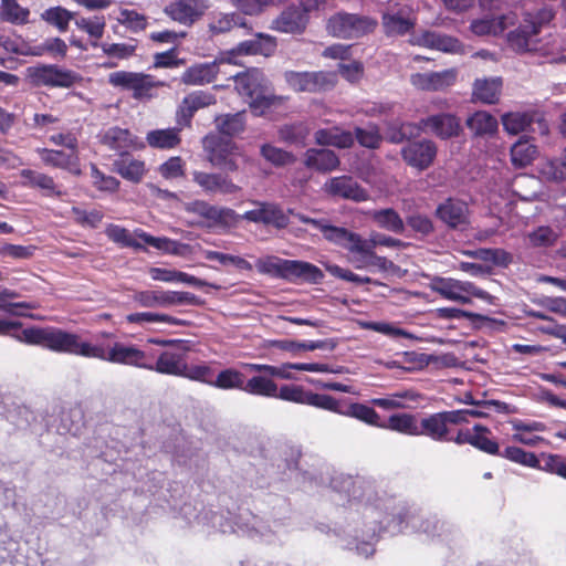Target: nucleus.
I'll return each instance as SVG.
<instances>
[{
    "instance_id": "1",
    "label": "nucleus",
    "mask_w": 566,
    "mask_h": 566,
    "mask_svg": "<svg viewBox=\"0 0 566 566\" xmlns=\"http://www.w3.org/2000/svg\"><path fill=\"white\" fill-rule=\"evenodd\" d=\"M82 349L84 358H95L109 364L132 366L177 377L182 376L186 364L182 354L169 350L161 352L157 360L151 363L144 350L123 342L104 344L85 339Z\"/></svg>"
},
{
    "instance_id": "2",
    "label": "nucleus",
    "mask_w": 566,
    "mask_h": 566,
    "mask_svg": "<svg viewBox=\"0 0 566 566\" xmlns=\"http://www.w3.org/2000/svg\"><path fill=\"white\" fill-rule=\"evenodd\" d=\"M0 336H9L29 345L43 346L50 350L81 356L85 339L75 333L57 327L22 328V323L0 318Z\"/></svg>"
},
{
    "instance_id": "3",
    "label": "nucleus",
    "mask_w": 566,
    "mask_h": 566,
    "mask_svg": "<svg viewBox=\"0 0 566 566\" xmlns=\"http://www.w3.org/2000/svg\"><path fill=\"white\" fill-rule=\"evenodd\" d=\"M255 268L262 274L292 283L303 281L311 284H319L324 279L323 271L310 262L286 260L274 255L258 259Z\"/></svg>"
},
{
    "instance_id": "4",
    "label": "nucleus",
    "mask_w": 566,
    "mask_h": 566,
    "mask_svg": "<svg viewBox=\"0 0 566 566\" xmlns=\"http://www.w3.org/2000/svg\"><path fill=\"white\" fill-rule=\"evenodd\" d=\"M233 78L239 94L250 98V108L255 116H262L271 108L281 106L285 99L269 92L268 80L259 69L238 73Z\"/></svg>"
},
{
    "instance_id": "5",
    "label": "nucleus",
    "mask_w": 566,
    "mask_h": 566,
    "mask_svg": "<svg viewBox=\"0 0 566 566\" xmlns=\"http://www.w3.org/2000/svg\"><path fill=\"white\" fill-rule=\"evenodd\" d=\"M105 234L113 242L135 250L145 251V247L137 239L159 251L175 255H181L188 249V244L166 237H153L142 229H136L134 234H132L127 229L117 224H109L105 230Z\"/></svg>"
},
{
    "instance_id": "6",
    "label": "nucleus",
    "mask_w": 566,
    "mask_h": 566,
    "mask_svg": "<svg viewBox=\"0 0 566 566\" xmlns=\"http://www.w3.org/2000/svg\"><path fill=\"white\" fill-rule=\"evenodd\" d=\"M553 19L554 12L549 8L525 13L517 28L507 34L510 46L516 52L537 51L538 34Z\"/></svg>"
},
{
    "instance_id": "7",
    "label": "nucleus",
    "mask_w": 566,
    "mask_h": 566,
    "mask_svg": "<svg viewBox=\"0 0 566 566\" xmlns=\"http://www.w3.org/2000/svg\"><path fill=\"white\" fill-rule=\"evenodd\" d=\"M377 22L366 15L338 12L329 18L327 29L334 36L357 39L374 31Z\"/></svg>"
},
{
    "instance_id": "8",
    "label": "nucleus",
    "mask_w": 566,
    "mask_h": 566,
    "mask_svg": "<svg viewBox=\"0 0 566 566\" xmlns=\"http://www.w3.org/2000/svg\"><path fill=\"white\" fill-rule=\"evenodd\" d=\"M27 72L35 86L70 88L81 81V76L76 72L59 67L55 64L30 66Z\"/></svg>"
},
{
    "instance_id": "9",
    "label": "nucleus",
    "mask_w": 566,
    "mask_h": 566,
    "mask_svg": "<svg viewBox=\"0 0 566 566\" xmlns=\"http://www.w3.org/2000/svg\"><path fill=\"white\" fill-rule=\"evenodd\" d=\"M284 77L286 83L296 92L321 93L331 91L336 84V75L324 71H287Z\"/></svg>"
},
{
    "instance_id": "10",
    "label": "nucleus",
    "mask_w": 566,
    "mask_h": 566,
    "mask_svg": "<svg viewBox=\"0 0 566 566\" xmlns=\"http://www.w3.org/2000/svg\"><path fill=\"white\" fill-rule=\"evenodd\" d=\"M438 155V145L429 138L413 139L406 143L400 149L403 163L419 171L431 167Z\"/></svg>"
},
{
    "instance_id": "11",
    "label": "nucleus",
    "mask_w": 566,
    "mask_h": 566,
    "mask_svg": "<svg viewBox=\"0 0 566 566\" xmlns=\"http://www.w3.org/2000/svg\"><path fill=\"white\" fill-rule=\"evenodd\" d=\"M283 396L289 402L307 405L343 416L345 405H342L340 401L333 396L316 394L298 385H294V388L284 391Z\"/></svg>"
},
{
    "instance_id": "12",
    "label": "nucleus",
    "mask_w": 566,
    "mask_h": 566,
    "mask_svg": "<svg viewBox=\"0 0 566 566\" xmlns=\"http://www.w3.org/2000/svg\"><path fill=\"white\" fill-rule=\"evenodd\" d=\"M253 203L255 208L244 212L241 219L271 226L277 230L285 229L289 226V214L277 203L266 201H254Z\"/></svg>"
},
{
    "instance_id": "13",
    "label": "nucleus",
    "mask_w": 566,
    "mask_h": 566,
    "mask_svg": "<svg viewBox=\"0 0 566 566\" xmlns=\"http://www.w3.org/2000/svg\"><path fill=\"white\" fill-rule=\"evenodd\" d=\"M323 190L331 197L363 202L368 199V192L352 177L347 175L329 178Z\"/></svg>"
},
{
    "instance_id": "14",
    "label": "nucleus",
    "mask_w": 566,
    "mask_h": 566,
    "mask_svg": "<svg viewBox=\"0 0 566 566\" xmlns=\"http://www.w3.org/2000/svg\"><path fill=\"white\" fill-rule=\"evenodd\" d=\"M420 125L424 133L447 140L457 137L461 133L460 119L451 113H438L420 118Z\"/></svg>"
},
{
    "instance_id": "15",
    "label": "nucleus",
    "mask_w": 566,
    "mask_h": 566,
    "mask_svg": "<svg viewBox=\"0 0 566 566\" xmlns=\"http://www.w3.org/2000/svg\"><path fill=\"white\" fill-rule=\"evenodd\" d=\"M108 82L125 90L134 91V97L149 96L151 88L156 86L151 75L118 71L109 74Z\"/></svg>"
},
{
    "instance_id": "16",
    "label": "nucleus",
    "mask_w": 566,
    "mask_h": 566,
    "mask_svg": "<svg viewBox=\"0 0 566 566\" xmlns=\"http://www.w3.org/2000/svg\"><path fill=\"white\" fill-rule=\"evenodd\" d=\"M436 217L450 229H464L469 224L467 203L452 198L447 199L437 207Z\"/></svg>"
},
{
    "instance_id": "17",
    "label": "nucleus",
    "mask_w": 566,
    "mask_h": 566,
    "mask_svg": "<svg viewBox=\"0 0 566 566\" xmlns=\"http://www.w3.org/2000/svg\"><path fill=\"white\" fill-rule=\"evenodd\" d=\"M258 374L259 375H255L245 380L243 389L244 392L252 396L277 398L287 401V399L283 396V392L294 388V385H282L279 387L272 377L265 374Z\"/></svg>"
},
{
    "instance_id": "18",
    "label": "nucleus",
    "mask_w": 566,
    "mask_h": 566,
    "mask_svg": "<svg viewBox=\"0 0 566 566\" xmlns=\"http://www.w3.org/2000/svg\"><path fill=\"white\" fill-rule=\"evenodd\" d=\"M186 211L207 220V226L226 224L235 220L237 213L230 208H220L203 200H195L186 205Z\"/></svg>"
},
{
    "instance_id": "19",
    "label": "nucleus",
    "mask_w": 566,
    "mask_h": 566,
    "mask_svg": "<svg viewBox=\"0 0 566 566\" xmlns=\"http://www.w3.org/2000/svg\"><path fill=\"white\" fill-rule=\"evenodd\" d=\"M208 9L206 0H176L165 12L175 21L190 25Z\"/></svg>"
},
{
    "instance_id": "20",
    "label": "nucleus",
    "mask_w": 566,
    "mask_h": 566,
    "mask_svg": "<svg viewBox=\"0 0 566 566\" xmlns=\"http://www.w3.org/2000/svg\"><path fill=\"white\" fill-rule=\"evenodd\" d=\"M303 165L313 171L328 174L339 168L338 155L328 148H308L304 153Z\"/></svg>"
},
{
    "instance_id": "21",
    "label": "nucleus",
    "mask_w": 566,
    "mask_h": 566,
    "mask_svg": "<svg viewBox=\"0 0 566 566\" xmlns=\"http://www.w3.org/2000/svg\"><path fill=\"white\" fill-rule=\"evenodd\" d=\"M317 230L323 233L327 241L342 247L348 252H356V247H359L364 240L360 234L343 227L332 226L326 219H322V226Z\"/></svg>"
},
{
    "instance_id": "22",
    "label": "nucleus",
    "mask_w": 566,
    "mask_h": 566,
    "mask_svg": "<svg viewBox=\"0 0 566 566\" xmlns=\"http://www.w3.org/2000/svg\"><path fill=\"white\" fill-rule=\"evenodd\" d=\"M516 14L509 12L497 17H485L476 19L471 22V31L479 36L483 35H499L503 33L509 27L514 25Z\"/></svg>"
},
{
    "instance_id": "23",
    "label": "nucleus",
    "mask_w": 566,
    "mask_h": 566,
    "mask_svg": "<svg viewBox=\"0 0 566 566\" xmlns=\"http://www.w3.org/2000/svg\"><path fill=\"white\" fill-rule=\"evenodd\" d=\"M205 150L209 154V160L220 164L221 160L232 155H239L238 145L229 138H224L218 134H208L202 140Z\"/></svg>"
},
{
    "instance_id": "24",
    "label": "nucleus",
    "mask_w": 566,
    "mask_h": 566,
    "mask_svg": "<svg viewBox=\"0 0 566 566\" xmlns=\"http://www.w3.org/2000/svg\"><path fill=\"white\" fill-rule=\"evenodd\" d=\"M230 63L226 60H214L212 62L195 64L188 67L182 76L181 81L185 84L190 85H201L206 83H211L214 81L217 74L219 73L220 65H229Z\"/></svg>"
},
{
    "instance_id": "25",
    "label": "nucleus",
    "mask_w": 566,
    "mask_h": 566,
    "mask_svg": "<svg viewBox=\"0 0 566 566\" xmlns=\"http://www.w3.org/2000/svg\"><path fill=\"white\" fill-rule=\"evenodd\" d=\"M307 24V13L300 7H290L272 22V28L285 33H301Z\"/></svg>"
},
{
    "instance_id": "26",
    "label": "nucleus",
    "mask_w": 566,
    "mask_h": 566,
    "mask_svg": "<svg viewBox=\"0 0 566 566\" xmlns=\"http://www.w3.org/2000/svg\"><path fill=\"white\" fill-rule=\"evenodd\" d=\"M193 181L197 182L206 192L233 195L240 190L227 176L221 174H208L203 171L193 172Z\"/></svg>"
},
{
    "instance_id": "27",
    "label": "nucleus",
    "mask_w": 566,
    "mask_h": 566,
    "mask_svg": "<svg viewBox=\"0 0 566 566\" xmlns=\"http://www.w3.org/2000/svg\"><path fill=\"white\" fill-rule=\"evenodd\" d=\"M20 177L23 187L39 189L49 197H62L63 195L54 179L49 175L33 169H22Z\"/></svg>"
},
{
    "instance_id": "28",
    "label": "nucleus",
    "mask_w": 566,
    "mask_h": 566,
    "mask_svg": "<svg viewBox=\"0 0 566 566\" xmlns=\"http://www.w3.org/2000/svg\"><path fill=\"white\" fill-rule=\"evenodd\" d=\"M457 80V72L453 69L441 72H428L412 76V83L426 91H440L451 86Z\"/></svg>"
},
{
    "instance_id": "29",
    "label": "nucleus",
    "mask_w": 566,
    "mask_h": 566,
    "mask_svg": "<svg viewBox=\"0 0 566 566\" xmlns=\"http://www.w3.org/2000/svg\"><path fill=\"white\" fill-rule=\"evenodd\" d=\"M216 103V97L203 91H196L188 94L179 106L178 115L180 116L179 123L189 125L195 113L203 107Z\"/></svg>"
},
{
    "instance_id": "30",
    "label": "nucleus",
    "mask_w": 566,
    "mask_h": 566,
    "mask_svg": "<svg viewBox=\"0 0 566 566\" xmlns=\"http://www.w3.org/2000/svg\"><path fill=\"white\" fill-rule=\"evenodd\" d=\"M315 143L322 147L333 146L339 149L352 148L355 144V138L352 132L342 130L338 127L322 128L314 134Z\"/></svg>"
},
{
    "instance_id": "31",
    "label": "nucleus",
    "mask_w": 566,
    "mask_h": 566,
    "mask_svg": "<svg viewBox=\"0 0 566 566\" xmlns=\"http://www.w3.org/2000/svg\"><path fill=\"white\" fill-rule=\"evenodd\" d=\"M42 161L60 169L69 170L73 175H80L78 157L76 153H65L63 150H54L42 148L38 150Z\"/></svg>"
},
{
    "instance_id": "32",
    "label": "nucleus",
    "mask_w": 566,
    "mask_h": 566,
    "mask_svg": "<svg viewBox=\"0 0 566 566\" xmlns=\"http://www.w3.org/2000/svg\"><path fill=\"white\" fill-rule=\"evenodd\" d=\"M134 138L128 129L118 126L109 127L101 134V143L120 155L134 145Z\"/></svg>"
},
{
    "instance_id": "33",
    "label": "nucleus",
    "mask_w": 566,
    "mask_h": 566,
    "mask_svg": "<svg viewBox=\"0 0 566 566\" xmlns=\"http://www.w3.org/2000/svg\"><path fill=\"white\" fill-rule=\"evenodd\" d=\"M218 135L232 138L244 132L247 125L245 112L221 114L214 117Z\"/></svg>"
},
{
    "instance_id": "34",
    "label": "nucleus",
    "mask_w": 566,
    "mask_h": 566,
    "mask_svg": "<svg viewBox=\"0 0 566 566\" xmlns=\"http://www.w3.org/2000/svg\"><path fill=\"white\" fill-rule=\"evenodd\" d=\"M417 44L443 52L455 53L461 49V42L450 35L436 31L423 32L416 41Z\"/></svg>"
},
{
    "instance_id": "35",
    "label": "nucleus",
    "mask_w": 566,
    "mask_h": 566,
    "mask_svg": "<svg viewBox=\"0 0 566 566\" xmlns=\"http://www.w3.org/2000/svg\"><path fill=\"white\" fill-rule=\"evenodd\" d=\"M418 436H426L434 441H449V428L441 412L432 413L421 419L418 426Z\"/></svg>"
},
{
    "instance_id": "36",
    "label": "nucleus",
    "mask_w": 566,
    "mask_h": 566,
    "mask_svg": "<svg viewBox=\"0 0 566 566\" xmlns=\"http://www.w3.org/2000/svg\"><path fill=\"white\" fill-rule=\"evenodd\" d=\"M205 301L190 292L159 290V308L170 310L177 306H201Z\"/></svg>"
},
{
    "instance_id": "37",
    "label": "nucleus",
    "mask_w": 566,
    "mask_h": 566,
    "mask_svg": "<svg viewBox=\"0 0 566 566\" xmlns=\"http://www.w3.org/2000/svg\"><path fill=\"white\" fill-rule=\"evenodd\" d=\"M465 125L474 136L493 135L499 127L496 118L485 111H478L470 115Z\"/></svg>"
},
{
    "instance_id": "38",
    "label": "nucleus",
    "mask_w": 566,
    "mask_h": 566,
    "mask_svg": "<svg viewBox=\"0 0 566 566\" xmlns=\"http://www.w3.org/2000/svg\"><path fill=\"white\" fill-rule=\"evenodd\" d=\"M502 80L500 77L478 78L473 85V95L485 104H494L499 101Z\"/></svg>"
},
{
    "instance_id": "39",
    "label": "nucleus",
    "mask_w": 566,
    "mask_h": 566,
    "mask_svg": "<svg viewBox=\"0 0 566 566\" xmlns=\"http://www.w3.org/2000/svg\"><path fill=\"white\" fill-rule=\"evenodd\" d=\"M180 128H166L149 130L146 135L148 145L158 149H171L177 147L181 138L179 136Z\"/></svg>"
},
{
    "instance_id": "40",
    "label": "nucleus",
    "mask_w": 566,
    "mask_h": 566,
    "mask_svg": "<svg viewBox=\"0 0 566 566\" xmlns=\"http://www.w3.org/2000/svg\"><path fill=\"white\" fill-rule=\"evenodd\" d=\"M126 322L129 324H137L144 326L151 323H167L176 326H187L188 321L181 319L169 314L154 313V312H142L132 313L126 316Z\"/></svg>"
},
{
    "instance_id": "41",
    "label": "nucleus",
    "mask_w": 566,
    "mask_h": 566,
    "mask_svg": "<svg viewBox=\"0 0 566 566\" xmlns=\"http://www.w3.org/2000/svg\"><path fill=\"white\" fill-rule=\"evenodd\" d=\"M275 42L271 36L256 34L253 39L238 44L237 51L240 54H262L270 55L275 50Z\"/></svg>"
},
{
    "instance_id": "42",
    "label": "nucleus",
    "mask_w": 566,
    "mask_h": 566,
    "mask_svg": "<svg viewBox=\"0 0 566 566\" xmlns=\"http://www.w3.org/2000/svg\"><path fill=\"white\" fill-rule=\"evenodd\" d=\"M66 53L67 45L60 38H49L44 42L33 46H28L25 51L21 52L23 55L42 56L44 54H50L61 59H64Z\"/></svg>"
},
{
    "instance_id": "43",
    "label": "nucleus",
    "mask_w": 566,
    "mask_h": 566,
    "mask_svg": "<svg viewBox=\"0 0 566 566\" xmlns=\"http://www.w3.org/2000/svg\"><path fill=\"white\" fill-rule=\"evenodd\" d=\"M373 221L381 229L401 234L405 231V222L398 212L392 208L375 210L371 214Z\"/></svg>"
},
{
    "instance_id": "44",
    "label": "nucleus",
    "mask_w": 566,
    "mask_h": 566,
    "mask_svg": "<svg viewBox=\"0 0 566 566\" xmlns=\"http://www.w3.org/2000/svg\"><path fill=\"white\" fill-rule=\"evenodd\" d=\"M352 134L359 146L368 149H378L384 140L379 127L374 123H368L364 127L355 126Z\"/></svg>"
},
{
    "instance_id": "45",
    "label": "nucleus",
    "mask_w": 566,
    "mask_h": 566,
    "mask_svg": "<svg viewBox=\"0 0 566 566\" xmlns=\"http://www.w3.org/2000/svg\"><path fill=\"white\" fill-rule=\"evenodd\" d=\"M308 134L310 129L305 123L285 124L277 132L280 140L295 146H304Z\"/></svg>"
},
{
    "instance_id": "46",
    "label": "nucleus",
    "mask_w": 566,
    "mask_h": 566,
    "mask_svg": "<svg viewBox=\"0 0 566 566\" xmlns=\"http://www.w3.org/2000/svg\"><path fill=\"white\" fill-rule=\"evenodd\" d=\"M417 20L381 15V27L388 38L403 36L416 27Z\"/></svg>"
},
{
    "instance_id": "47",
    "label": "nucleus",
    "mask_w": 566,
    "mask_h": 566,
    "mask_svg": "<svg viewBox=\"0 0 566 566\" xmlns=\"http://www.w3.org/2000/svg\"><path fill=\"white\" fill-rule=\"evenodd\" d=\"M244 384L245 376L241 371L234 368H226L213 379L212 387L222 390L238 389L243 391Z\"/></svg>"
},
{
    "instance_id": "48",
    "label": "nucleus",
    "mask_w": 566,
    "mask_h": 566,
    "mask_svg": "<svg viewBox=\"0 0 566 566\" xmlns=\"http://www.w3.org/2000/svg\"><path fill=\"white\" fill-rule=\"evenodd\" d=\"M343 416L356 418L370 426L382 427L379 423L380 417L376 410L364 403L350 402L345 405Z\"/></svg>"
},
{
    "instance_id": "49",
    "label": "nucleus",
    "mask_w": 566,
    "mask_h": 566,
    "mask_svg": "<svg viewBox=\"0 0 566 566\" xmlns=\"http://www.w3.org/2000/svg\"><path fill=\"white\" fill-rule=\"evenodd\" d=\"M74 12L61 6L51 7L41 13V19L55 27L60 32H65L69 29V23L74 20Z\"/></svg>"
},
{
    "instance_id": "50",
    "label": "nucleus",
    "mask_w": 566,
    "mask_h": 566,
    "mask_svg": "<svg viewBox=\"0 0 566 566\" xmlns=\"http://www.w3.org/2000/svg\"><path fill=\"white\" fill-rule=\"evenodd\" d=\"M30 11L21 7L17 0H1L0 18L13 24H25L29 21Z\"/></svg>"
},
{
    "instance_id": "51",
    "label": "nucleus",
    "mask_w": 566,
    "mask_h": 566,
    "mask_svg": "<svg viewBox=\"0 0 566 566\" xmlns=\"http://www.w3.org/2000/svg\"><path fill=\"white\" fill-rule=\"evenodd\" d=\"M114 169L124 179L132 182H138L142 180L145 174V165L143 161L137 159L122 158L114 163Z\"/></svg>"
},
{
    "instance_id": "52",
    "label": "nucleus",
    "mask_w": 566,
    "mask_h": 566,
    "mask_svg": "<svg viewBox=\"0 0 566 566\" xmlns=\"http://www.w3.org/2000/svg\"><path fill=\"white\" fill-rule=\"evenodd\" d=\"M536 153L534 145L521 139L511 147L512 164L517 168H524L535 159Z\"/></svg>"
},
{
    "instance_id": "53",
    "label": "nucleus",
    "mask_w": 566,
    "mask_h": 566,
    "mask_svg": "<svg viewBox=\"0 0 566 566\" xmlns=\"http://www.w3.org/2000/svg\"><path fill=\"white\" fill-rule=\"evenodd\" d=\"M418 421L413 415L410 413H396L388 418V424L385 426L394 431L409 436H418Z\"/></svg>"
},
{
    "instance_id": "54",
    "label": "nucleus",
    "mask_w": 566,
    "mask_h": 566,
    "mask_svg": "<svg viewBox=\"0 0 566 566\" xmlns=\"http://www.w3.org/2000/svg\"><path fill=\"white\" fill-rule=\"evenodd\" d=\"M356 252H363L369 258L370 268H377L381 272L396 273L399 266L385 256H379L375 253L373 243H366V239L363 240L359 247H356Z\"/></svg>"
},
{
    "instance_id": "55",
    "label": "nucleus",
    "mask_w": 566,
    "mask_h": 566,
    "mask_svg": "<svg viewBox=\"0 0 566 566\" xmlns=\"http://www.w3.org/2000/svg\"><path fill=\"white\" fill-rule=\"evenodd\" d=\"M244 367L251 373L265 374L272 378H280L286 380L295 379L292 369L287 367V363H284L280 366L266 364H244Z\"/></svg>"
},
{
    "instance_id": "56",
    "label": "nucleus",
    "mask_w": 566,
    "mask_h": 566,
    "mask_svg": "<svg viewBox=\"0 0 566 566\" xmlns=\"http://www.w3.org/2000/svg\"><path fill=\"white\" fill-rule=\"evenodd\" d=\"M474 440L471 446L492 455L501 454L497 442L489 439L485 434L491 433L490 429L483 424H474Z\"/></svg>"
},
{
    "instance_id": "57",
    "label": "nucleus",
    "mask_w": 566,
    "mask_h": 566,
    "mask_svg": "<svg viewBox=\"0 0 566 566\" xmlns=\"http://www.w3.org/2000/svg\"><path fill=\"white\" fill-rule=\"evenodd\" d=\"M533 119L525 113H506L502 116L504 129L512 135H517L531 126Z\"/></svg>"
},
{
    "instance_id": "58",
    "label": "nucleus",
    "mask_w": 566,
    "mask_h": 566,
    "mask_svg": "<svg viewBox=\"0 0 566 566\" xmlns=\"http://www.w3.org/2000/svg\"><path fill=\"white\" fill-rule=\"evenodd\" d=\"M513 462L530 467L539 468L543 465L533 452H527L518 447H507L501 454Z\"/></svg>"
},
{
    "instance_id": "59",
    "label": "nucleus",
    "mask_w": 566,
    "mask_h": 566,
    "mask_svg": "<svg viewBox=\"0 0 566 566\" xmlns=\"http://www.w3.org/2000/svg\"><path fill=\"white\" fill-rule=\"evenodd\" d=\"M210 30L212 33H224L230 31L233 27L245 28L247 22L243 17L237 13L220 14L211 23Z\"/></svg>"
},
{
    "instance_id": "60",
    "label": "nucleus",
    "mask_w": 566,
    "mask_h": 566,
    "mask_svg": "<svg viewBox=\"0 0 566 566\" xmlns=\"http://www.w3.org/2000/svg\"><path fill=\"white\" fill-rule=\"evenodd\" d=\"M324 266L331 275H333L337 279L353 282L358 285L367 284V283L380 285L379 282H377L368 276H359V275L355 274L354 272H352L350 270L340 268L337 264L325 263Z\"/></svg>"
},
{
    "instance_id": "61",
    "label": "nucleus",
    "mask_w": 566,
    "mask_h": 566,
    "mask_svg": "<svg viewBox=\"0 0 566 566\" xmlns=\"http://www.w3.org/2000/svg\"><path fill=\"white\" fill-rule=\"evenodd\" d=\"M430 289L447 300L453 301L459 293L458 280L450 277L434 276L431 280Z\"/></svg>"
},
{
    "instance_id": "62",
    "label": "nucleus",
    "mask_w": 566,
    "mask_h": 566,
    "mask_svg": "<svg viewBox=\"0 0 566 566\" xmlns=\"http://www.w3.org/2000/svg\"><path fill=\"white\" fill-rule=\"evenodd\" d=\"M181 377L212 386L213 370L206 364L189 366L186 363Z\"/></svg>"
},
{
    "instance_id": "63",
    "label": "nucleus",
    "mask_w": 566,
    "mask_h": 566,
    "mask_svg": "<svg viewBox=\"0 0 566 566\" xmlns=\"http://www.w3.org/2000/svg\"><path fill=\"white\" fill-rule=\"evenodd\" d=\"M260 151L265 160L275 166H285L294 161L293 154L270 144L262 145Z\"/></svg>"
},
{
    "instance_id": "64",
    "label": "nucleus",
    "mask_w": 566,
    "mask_h": 566,
    "mask_svg": "<svg viewBox=\"0 0 566 566\" xmlns=\"http://www.w3.org/2000/svg\"><path fill=\"white\" fill-rule=\"evenodd\" d=\"M473 255L499 266H507L512 262V255L502 249H479Z\"/></svg>"
}]
</instances>
